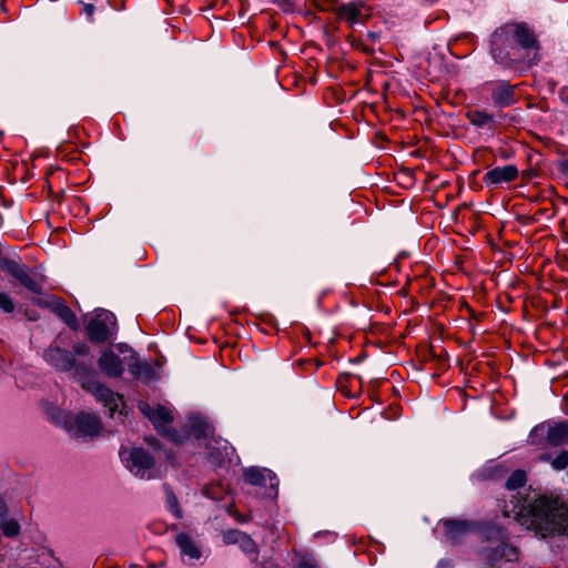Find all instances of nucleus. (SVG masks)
Wrapping results in <instances>:
<instances>
[{
    "label": "nucleus",
    "instance_id": "nucleus-36",
    "mask_svg": "<svg viewBox=\"0 0 568 568\" xmlns=\"http://www.w3.org/2000/svg\"><path fill=\"white\" fill-rule=\"evenodd\" d=\"M94 11V7L92 4H87L85 6V12L91 16Z\"/></svg>",
    "mask_w": 568,
    "mask_h": 568
},
{
    "label": "nucleus",
    "instance_id": "nucleus-39",
    "mask_svg": "<svg viewBox=\"0 0 568 568\" xmlns=\"http://www.w3.org/2000/svg\"><path fill=\"white\" fill-rule=\"evenodd\" d=\"M171 438L173 442H178V439L173 435H171Z\"/></svg>",
    "mask_w": 568,
    "mask_h": 568
},
{
    "label": "nucleus",
    "instance_id": "nucleus-23",
    "mask_svg": "<svg viewBox=\"0 0 568 568\" xmlns=\"http://www.w3.org/2000/svg\"><path fill=\"white\" fill-rule=\"evenodd\" d=\"M187 427L195 437H205L211 432V426L202 416H191L187 420Z\"/></svg>",
    "mask_w": 568,
    "mask_h": 568
},
{
    "label": "nucleus",
    "instance_id": "nucleus-21",
    "mask_svg": "<svg viewBox=\"0 0 568 568\" xmlns=\"http://www.w3.org/2000/svg\"><path fill=\"white\" fill-rule=\"evenodd\" d=\"M175 544L182 555L189 556L191 559H199L201 557V551L187 534H178L175 537Z\"/></svg>",
    "mask_w": 568,
    "mask_h": 568
},
{
    "label": "nucleus",
    "instance_id": "nucleus-24",
    "mask_svg": "<svg viewBox=\"0 0 568 568\" xmlns=\"http://www.w3.org/2000/svg\"><path fill=\"white\" fill-rule=\"evenodd\" d=\"M527 480L526 473L521 469L515 470L507 479L506 481V488L510 491H514L518 488H521L525 486Z\"/></svg>",
    "mask_w": 568,
    "mask_h": 568
},
{
    "label": "nucleus",
    "instance_id": "nucleus-30",
    "mask_svg": "<svg viewBox=\"0 0 568 568\" xmlns=\"http://www.w3.org/2000/svg\"><path fill=\"white\" fill-rule=\"evenodd\" d=\"M0 308L6 313H12L14 311V302L9 294L0 293Z\"/></svg>",
    "mask_w": 568,
    "mask_h": 568
},
{
    "label": "nucleus",
    "instance_id": "nucleus-38",
    "mask_svg": "<svg viewBox=\"0 0 568 568\" xmlns=\"http://www.w3.org/2000/svg\"><path fill=\"white\" fill-rule=\"evenodd\" d=\"M540 459H541V460H548V456H546V455H541V456H540Z\"/></svg>",
    "mask_w": 568,
    "mask_h": 568
},
{
    "label": "nucleus",
    "instance_id": "nucleus-3",
    "mask_svg": "<svg viewBox=\"0 0 568 568\" xmlns=\"http://www.w3.org/2000/svg\"><path fill=\"white\" fill-rule=\"evenodd\" d=\"M494 532L496 537H488L487 545L480 550L484 562L490 568H501L506 564L518 561V549L507 541L501 530L497 529Z\"/></svg>",
    "mask_w": 568,
    "mask_h": 568
},
{
    "label": "nucleus",
    "instance_id": "nucleus-11",
    "mask_svg": "<svg viewBox=\"0 0 568 568\" xmlns=\"http://www.w3.org/2000/svg\"><path fill=\"white\" fill-rule=\"evenodd\" d=\"M336 14L339 20L351 26L362 23L369 17L368 9L362 1L341 4L336 9Z\"/></svg>",
    "mask_w": 568,
    "mask_h": 568
},
{
    "label": "nucleus",
    "instance_id": "nucleus-7",
    "mask_svg": "<svg viewBox=\"0 0 568 568\" xmlns=\"http://www.w3.org/2000/svg\"><path fill=\"white\" fill-rule=\"evenodd\" d=\"M87 377L78 379L82 387L90 392L99 402L108 407L110 417H114L119 407L123 404L122 396L112 392L105 385L97 381H85Z\"/></svg>",
    "mask_w": 568,
    "mask_h": 568
},
{
    "label": "nucleus",
    "instance_id": "nucleus-26",
    "mask_svg": "<svg viewBox=\"0 0 568 568\" xmlns=\"http://www.w3.org/2000/svg\"><path fill=\"white\" fill-rule=\"evenodd\" d=\"M0 267L16 278L23 265L11 258H2Z\"/></svg>",
    "mask_w": 568,
    "mask_h": 568
},
{
    "label": "nucleus",
    "instance_id": "nucleus-10",
    "mask_svg": "<svg viewBox=\"0 0 568 568\" xmlns=\"http://www.w3.org/2000/svg\"><path fill=\"white\" fill-rule=\"evenodd\" d=\"M138 408L158 430L164 429L173 420L171 409L163 405L151 406L148 402L141 400Z\"/></svg>",
    "mask_w": 568,
    "mask_h": 568
},
{
    "label": "nucleus",
    "instance_id": "nucleus-1",
    "mask_svg": "<svg viewBox=\"0 0 568 568\" xmlns=\"http://www.w3.org/2000/svg\"><path fill=\"white\" fill-rule=\"evenodd\" d=\"M510 504V508L505 506V515L513 514L521 526L536 535L542 538L568 535V506L558 498L540 496L530 500L511 495Z\"/></svg>",
    "mask_w": 568,
    "mask_h": 568
},
{
    "label": "nucleus",
    "instance_id": "nucleus-4",
    "mask_svg": "<svg viewBox=\"0 0 568 568\" xmlns=\"http://www.w3.org/2000/svg\"><path fill=\"white\" fill-rule=\"evenodd\" d=\"M43 358L57 371L72 372L77 379L88 377L90 374L89 364L78 361L70 351L62 348L57 343L51 344L44 351Z\"/></svg>",
    "mask_w": 568,
    "mask_h": 568
},
{
    "label": "nucleus",
    "instance_id": "nucleus-19",
    "mask_svg": "<svg viewBox=\"0 0 568 568\" xmlns=\"http://www.w3.org/2000/svg\"><path fill=\"white\" fill-rule=\"evenodd\" d=\"M16 280H18L21 285L33 293L40 294L42 292L43 283L41 277L38 276L34 272H30L24 266L18 273Z\"/></svg>",
    "mask_w": 568,
    "mask_h": 568
},
{
    "label": "nucleus",
    "instance_id": "nucleus-37",
    "mask_svg": "<svg viewBox=\"0 0 568 568\" xmlns=\"http://www.w3.org/2000/svg\"><path fill=\"white\" fill-rule=\"evenodd\" d=\"M148 443H149L151 446H154V447H155L156 439H154V438H152V439H148Z\"/></svg>",
    "mask_w": 568,
    "mask_h": 568
},
{
    "label": "nucleus",
    "instance_id": "nucleus-18",
    "mask_svg": "<svg viewBox=\"0 0 568 568\" xmlns=\"http://www.w3.org/2000/svg\"><path fill=\"white\" fill-rule=\"evenodd\" d=\"M244 479L246 483L251 485L265 486L266 481H270L271 487H274L275 476L271 470L267 469H258L255 467L248 468L244 473Z\"/></svg>",
    "mask_w": 568,
    "mask_h": 568
},
{
    "label": "nucleus",
    "instance_id": "nucleus-2",
    "mask_svg": "<svg viewBox=\"0 0 568 568\" xmlns=\"http://www.w3.org/2000/svg\"><path fill=\"white\" fill-rule=\"evenodd\" d=\"M539 42L524 22H510L497 28L489 38V54L504 69L539 61Z\"/></svg>",
    "mask_w": 568,
    "mask_h": 568
},
{
    "label": "nucleus",
    "instance_id": "nucleus-5",
    "mask_svg": "<svg viewBox=\"0 0 568 568\" xmlns=\"http://www.w3.org/2000/svg\"><path fill=\"white\" fill-rule=\"evenodd\" d=\"M120 457L125 467L136 477L141 479H151L154 477L153 467L154 459L148 452L141 447L122 448Z\"/></svg>",
    "mask_w": 568,
    "mask_h": 568
},
{
    "label": "nucleus",
    "instance_id": "nucleus-16",
    "mask_svg": "<svg viewBox=\"0 0 568 568\" xmlns=\"http://www.w3.org/2000/svg\"><path fill=\"white\" fill-rule=\"evenodd\" d=\"M491 100L495 105L500 108L515 104L514 87L506 81L497 82L491 89Z\"/></svg>",
    "mask_w": 568,
    "mask_h": 568
},
{
    "label": "nucleus",
    "instance_id": "nucleus-9",
    "mask_svg": "<svg viewBox=\"0 0 568 568\" xmlns=\"http://www.w3.org/2000/svg\"><path fill=\"white\" fill-rule=\"evenodd\" d=\"M466 118L476 129L483 130L489 135H494L495 131L501 125L503 120L506 116L503 114L496 116L484 110L473 109L466 112Z\"/></svg>",
    "mask_w": 568,
    "mask_h": 568
},
{
    "label": "nucleus",
    "instance_id": "nucleus-32",
    "mask_svg": "<svg viewBox=\"0 0 568 568\" xmlns=\"http://www.w3.org/2000/svg\"><path fill=\"white\" fill-rule=\"evenodd\" d=\"M73 356L77 358L78 357H83V356H87L89 355L90 353V347L88 344L85 343H77L73 345V348H72V352Z\"/></svg>",
    "mask_w": 568,
    "mask_h": 568
},
{
    "label": "nucleus",
    "instance_id": "nucleus-20",
    "mask_svg": "<svg viewBox=\"0 0 568 568\" xmlns=\"http://www.w3.org/2000/svg\"><path fill=\"white\" fill-rule=\"evenodd\" d=\"M36 304L40 305V306H50V305H53L54 306V311L57 312V314L59 315L60 318L63 320V322L70 326L71 328H77L78 327V318L75 316V314L64 304L60 303V302H54L53 304L51 303H48L45 301H42L41 298H38L34 301Z\"/></svg>",
    "mask_w": 568,
    "mask_h": 568
},
{
    "label": "nucleus",
    "instance_id": "nucleus-25",
    "mask_svg": "<svg viewBox=\"0 0 568 568\" xmlns=\"http://www.w3.org/2000/svg\"><path fill=\"white\" fill-rule=\"evenodd\" d=\"M164 490H165V501H166L168 508L174 515L175 518H178V519L182 518V510L179 506L178 498L174 495L173 490L168 485L164 486Z\"/></svg>",
    "mask_w": 568,
    "mask_h": 568
},
{
    "label": "nucleus",
    "instance_id": "nucleus-8",
    "mask_svg": "<svg viewBox=\"0 0 568 568\" xmlns=\"http://www.w3.org/2000/svg\"><path fill=\"white\" fill-rule=\"evenodd\" d=\"M128 346L119 345L118 349L122 357L114 351L104 352L99 358V366L102 372H104L110 377L121 376L129 362V359H125V355H128Z\"/></svg>",
    "mask_w": 568,
    "mask_h": 568
},
{
    "label": "nucleus",
    "instance_id": "nucleus-29",
    "mask_svg": "<svg viewBox=\"0 0 568 568\" xmlns=\"http://www.w3.org/2000/svg\"><path fill=\"white\" fill-rule=\"evenodd\" d=\"M40 558H42V564H47L48 568H59L60 562L59 560L53 556L51 550H43L40 555Z\"/></svg>",
    "mask_w": 568,
    "mask_h": 568
},
{
    "label": "nucleus",
    "instance_id": "nucleus-22",
    "mask_svg": "<svg viewBox=\"0 0 568 568\" xmlns=\"http://www.w3.org/2000/svg\"><path fill=\"white\" fill-rule=\"evenodd\" d=\"M547 440L552 446H560L568 443V423H558L550 427L547 433Z\"/></svg>",
    "mask_w": 568,
    "mask_h": 568
},
{
    "label": "nucleus",
    "instance_id": "nucleus-27",
    "mask_svg": "<svg viewBox=\"0 0 568 568\" xmlns=\"http://www.w3.org/2000/svg\"><path fill=\"white\" fill-rule=\"evenodd\" d=\"M551 466L557 470H562L568 466V452H560L552 460Z\"/></svg>",
    "mask_w": 568,
    "mask_h": 568
},
{
    "label": "nucleus",
    "instance_id": "nucleus-12",
    "mask_svg": "<svg viewBox=\"0 0 568 568\" xmlns=\"http://www.w3.org/2000/svg\"><path fill=\"white\" fill-rule=\"evenodd\" d=\"M101 432L98 416L88 413L79 414L74 419V435L77 437H93Z\"/></svg>",
    "mask_w": 568,
    "mask_h": 568
},
{
    "label": "nucleus",
    "instance_id": "nucleus-13",
    "mask_svg": "<svg viewBox=\"0 0 568 568\" xmlns=\"http://www.w3.org/2000/svg\"><path fill=\"white\" fill-rule=\"evenodd\" d=\"M518 174L519 172L516 165L507 164L487 171L483 180L486 185H499L516 180Z\"/></svg>",
    "mask_w": 568,
    "mask_h": 568
},
{
    "label": "nucleus",
    "instance_id": "nucleus-34",
    "mask_svg": "<svg viewBox=\"0 0 568 568\" xmlns=\"http://www.w3.org/2000/svg\"><path fill=\"white\" fill-rule=\"evenodd\" d=\"M560 101L568 105V87H562L558 92Z\"/></svg>",
    "mask_w": 568,
    "mask_h": 568
},
{
    "label": "nucleus",
    "instance_id": "nucleus-33",
    "mask_svg": "<svg viewBox=\"0 0 568 568\" xmlns=\"http://www.w3.org/2000/svg\"><path fill=\"white\" fill-rule=\"evenodd\" d=\"M294 568H320L316 561L311 557H302Z\"/></svg>",
    "mask_w": 568,
    "mask_h": 568
},
{
    "label": "nucleus",
    "instance_id": "nucleus-15",
    "mask_svg": "<svg viewBox=\"0 0 568 568\" xmlns=\"http://www.w3.org/2000/svg\"><path fill=\"white\" fill-rule=\"evenodd\" d=\"M446 538L453 544L459 542L473 530L474 525L466 520L446 519L443 521Z\"/></svg>",
    "mask_w": 568,
    "mask_h": 568
},
{
    "label": "nucleus",
    "instance_id": "nucleus-6",
    "mask_svg": "<svg viewBox=\"0 0 568 568\" xmlns=\"http://www.w3.org/2000/svg\"><path fill=\"white\" fill-rule=\"evenodd\" d=\"M88 335L92 342L102 343L112 338L118 331L116 317L106 310H100L88 324Z\"/></svg>",
    "mask_w": 568,
    "mask_h": 568
},
{
    "label": "nucleus",
    "instance_id": "nucleus-17",
    "mask_svg": "<svg viewBox=\"0 0 568 568\" xmlns=\"http://www.w3.org/2000/svg\"><path fill=\"white\" fill-rule=\"evenodd\" d=\"M21 527L17 519L8 517V507L0 498V534L8 538L17 537Z\"/></svg>",
    "mask_w": 568,
    "mask_h": 568
},
{
    "label": "nucleus",
    "instance_id": "nucleus-28",
    "mask_svg": "<svg viewBox=\"0 0 568 568\" xmlns=\"http://www.w3.org/2000/svg\"><path fill=\"white\" fill-rule=\"evenodd\" d=\"M240 548L244 551V552H254L255 551V544L253 541V539L246 535V534H242V536L240 537V540H239V544Z\"/></svg>",
    "mask_w": 568,
    "mask_h": 568
},
{
    "label": "nucleus",
    "instance_id": "nucleus-35",
    "mask_svg": "<svg viewBox=\"0 0 568 568\" xmlns=\"http://www.w3.org/2000/svg\"><path fill=\"white\" fill-rule=\"evenodd\" d=\"M453 561L449 559H442L438 561L436 568H453Z\"/></svg>",
    "mask_w": 568,
    "mask_h": 568
},
{
    "label": "nucleus",
    "instance_id": "nucleus-31",
    "mask_svg": "<svg viewBox=\"0 0 568 568\" xmlns=\"http://www.w3.org/2000/svg\"><path fill=\"white\" fill-rule=\"evenodd\" d=\"M242 531L236 529H230L223 534V541L227 545L239 544L240 537L242 536Z\"/></svg>",
    "mask_w": 568,
    "mask_h": 568
},
{
    "label": "nucleus",
    "instance_id": "nucleus-14",
    "mask_svg": "<svg viewBox=\"0 0 568 568\" xmlns=\"http://www.w3.org/2000/svg\"><path fill=\"white\" fill-rule=\"evenodd\" d=\"M126 353L128 355H125V359H129L126 366L129 372L134 377L140 378L144 382L152 381L155 376L153 367L148 362L139 361L132 348H128Z\"/></svg>",
    "mask_w": 568,
    "mask_h": 568
}]
</instances>
